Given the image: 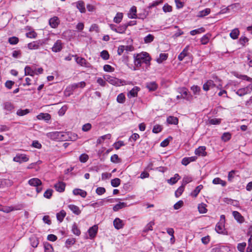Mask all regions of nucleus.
Instances as JSON below:
<instances>
[{
  "mask_svg": "<svg viewBox=\"0 0 252 252\" xmlns=\"http://www.w3.org/2000/svg\"><path fill=\"white\" fill-rule=\"evenodd\" d=\"M46 136L54 140L66 141L69 138L68 134L63 131H53L48 132Z\"/></svg>",
  "mask_w": 252,
  "mask_h": 252,
  "instance_id": "f257e3e1",
  "label": "nucleus"
},
{
  "mask_svg": "<svg viewBox=\"0 0 252 252\" xmlns=\"http://www.w3.org/2000/svg\"><path fill=\"white\" fill-rule=\"evenodd\" d=\"M225 216L222 215L220 216V220L219 222L216 224L215 230L217 233L220 234H224L225 232V228H224V224H225Z\"/></svg>",
  "mask_w": 252,
  "mask_h": 252,
  "instance_id": "f03ea898",
  "label": "nucleus"
},
{
  "mask_svg": "<svg viewBox=\"0 0 252 252\" xmlns=\"http://www.w3.org/2000/svg\"><path fill=\"white\" fill-rule=\"evenodd\" d=\"M136 58H138V60L142 63H145L146 64H149L151 60L149 54L146 52L137 54Z\"/></svg>",
  "mask_w": 252,
  "mask_h": 252,
  "instance_id": "7ed1b4c3",
  "label": "nucleus"
},
{
  "mask_svg": "<svg viewBox=\"0 0 252 252\" xmlns=\"http://www.w3.org/2000/svg\"><path fill=\"white\" fill-rule=\"evenodd\" d=\"M250 90L252 91V84L249 85L247 87L241 88L236 91V94L240 96H243L249 93H250Z\"/></svg>",
  "mask_w": 252,
  "mask_h": 252,
  "instance_id": "20e7f679",
  "label": "nucleus"
},
{
  "mask_svg": "<svg viewBox=\"0 0 252 252\" xmlns=\"http://www.w3.org/2000/svg\"><path fill=\"white\" fill-rule=\"evenodd\" d=\"M29 160V157L25 154H18L13 158V161L21 163Z\"/></svg>",
  "mask_w": 252,
  "mask_h": 252,
  "instance_id": "39448f33",
  "label": "nucleus"
},
{
  "mask_svg": "<svg viewBox=\"0 0 252 252\" xmlns=\"http://www.w3.org/2000/svg\"><path fill=\"white\" fill-rule=\"evenodd\" d=\"M104 79L105 81L113 85H119L120 83V80L119 79L111 76L109 75H104Z\"/></svg>",
  "mask_w": 252,
  "mask_h": 252,
  "instance_id": "423d86ee",
  "label": "nucleus"
},
{
  "mask_svg": "<svg viewBox=\"0 0 252 252\" xmlns=\"http://www.w3.org/2000/svg\"><path fill=\"white\" fill-rule=\"evenodd\" d=\"M179 92L181 94L182 98L187 100H190L192 99V95L189 94V92L187 88H183L180 89Z\"/></svg>",
  "mask_w": 252,
  "mask_h": 252,
  "instance_id": "0eeeda50",
  "label": "nucleus"
},
{
  "mask_svg": "<svg viewBox=\"0 0 252 252\" xmlns=\"http://www.w3.org/2000/svg\"><path fill=\"white\" fill-rule=\"evenodd\" d=\"M76 63L82 66L89 67L90 64L83 58L78 57L77 55L74 56Z\"/></svg>",
  "mask_w": 252,
  "mask_h": 252,
  "instance_id": "6e6552de",
  "label": "nucleus"
},
{
  "mask_svg": "<svg viewBox=\"0 0 252 252\" xmlns=\"http://www.w3.org/2000/svg\"><path fill=\"white\" fill-rule=\"evenodd\" d=\"M86 86V83L82 81L78 83H74L68 86L66 88L69 91H73L78 88H83Z\"/></svg>",
  "mask_w": 252,
  "mask_h": 252,
  "instance_id": "1a4fd4ad",
  "label": "nucleus"
},
{
  "mask_svg": "<svg viewBox=\"0 0 252 252\" xmlns=\"http://www.w3.org/2000/svg\"><path fill=\"white\" fill-rule=\"evenodd\" d=\"M98 230V226L96 225L91 227L88 232L89 235V238L93 239L96 235Z\"/></svg>",
  "mask_w": 252,
  "mask_h": 252,
  "instance_id": "9d476101",
  "label": "nucleus"
},
{
  "mask_svg": "<svg viewBox=\"0 0 252 252\" xmlns=\"http://www.w3.org/2000/svg\"><path fill=\"white\" fill-rule=\"evenodd\" d=\"M232 215L235 220L240 223H242L245 221V219L243 216L238 211H233Z\"/></svg>",
  "mask_w": 252,
  "mask_h": 252,
  "instance_id": "9b49d317",
  "label": "nucleus"
},
{
  "mask_svg": "<svg viewBox=\"0 0 252 252\" xmlns=\"http://www.w3.org/2000/svg\"><path fill=\"white\" fill-rule=\"evenodd\" d=\"M60 20L57 16H54L50 19L49 21V25L52 28H56L60 24Z\"/></svg>",
  "mask_w": 252,
  "mask_h": 252,
  "instance_id": "f8f14e48",
  "label": "nucleus"
},
{
  "mask_svg": "<svg viewBox=\"0 0 252 252\" xmlns=\"http://www.w3.org/2000/svg\"><path fill=\"white\" fill-rule=\"evenodd\" d=\"M228 248L223 245H217L213 249V252H228Z\"/></svg>",
  "mask_w": 252,
  "mask_h": 252,
  "instance_id": "ddd939ff",
  "label": "nucleus"
},
{
  "mask_svg": "<svg viewBox=\"0 0 252 252\" xmlns=\"http://www.w3.org/2000/svg\"><path fill=\"white\" fill-rule=\"evenodd\" d=\"M28 183L30 186L35 187L42 185V182L41 180L36 178H33L29 180Z\"/></svg>",
  "mask_w": 252,
  "mask_h": 252,
  "instance_id": "4468645a",
  "label": "nucleus"
},
{
  "mask_svg": "<svg viewBox=\"0 0 252 252\" xmlns=\"http://www.w3.org/2000/svg\"><path fill=\"white\" fill-rule=\"evenodd\" d=\"M214 81L212 80H208L203 86V89L205 91H208L210 89L215 87Z\"/></svg>",
  "mask_w": 252,
  "mask_h": 252,
  "instance_id": "2eb2a0df",
  "label": "nucleus"
},
{
  "mask_svg": "<svg viewBox=\"0 0 252 252\" xmlns=\"http://www.w3.org/2000/svg\"><path fill=\"white\" fill-rule=\"evenodd\" d=\"M62 49V43L60 40H58L54 44L52 48V50L54 52H60Z\"/></svg>",
  "mask_w": 252,
  "mask_h": 252,
  "instance_id": "dca6fc26",
  "label": "nucleus"
},
{
  "mask_svg": "<svg viewBox=\"0 0 252 252\" xmlns=\"http://www.w3.org/2000/svg\"><path fill=\"white\" fill-rule=\"evenodd\" d=\"M189 46L187 45L183 50V51L179 55L178 59L180 61H182L189 54Z\"/></svg>",
  "mask_w": 252,
  "mask_h": 252,
  "instance_id": "f3484780",
  "label": "nucleus"
},
{
  "mask_svg": "<svg viewBox=\"0 0 252 252\" xmlns=\"http://www.w3.org/2000/svg\"><path fill=\"white\" fill-rule=\"evenodd\" d=\"M65 184L63 182H59L54 185V188L57 191L62 192L64 190Z\"/></svg>",
  "mask_w": 252,
  "mask_h": 252,
  "instance_id": "a211bd4d",
  "label": "nucleus"
},
{
  "mask_svg": "<svg viewBox=\"0 0 252 252\" xmlns=\"http://www.w3.org/2000/svg\"><path fill=\"white\" fill-rule=\"evenodd\" d=\"M206 147L205 146H200L195 151V154L199 156H205L206 152H205Z\"/></svg>",
  "mask_w": 252,
  "mask_h": 252,
  "instance_id": "6ab92c4d",
  "label": "nucleus"
},
{
  "mask_svg": "<svg viewBox=\"0 0 252 252\" xmlns=\"http://www.w3.org/2000/svg\"><path fill=\"white\" fill-rule=\"evenodd\" d=\"M36 118L39 120H43L47 122L51 119V115L48 113H41L36 116Z\"/></svg>",
  "mask_w": 252,
  "mask_h": 252,
  "instance_id": "aec40b11",
  "label": "nucleus"
},
{
  "mask_svg": "<svg viewBox=\"0 0 252 252\" xmlns=\"http://www.w3.org/2000/svg\"><path fill=\"white\" fill-rule=\"evenodd\" d=\"M68 207L74 214L76 215H79L81 213V211L76 205L74 204H69L68 205Z\"/></svg>",
  "mask_w": 252,
  "mask_h": 252,
  "instance_id": "412c9836",
  "label": "nucleus"
},
{
  "mask_svg": "<svg viewBox=\"0 0 252 252\" xmlns=\"http://www.w3.org/2000/svg\"><path fill=\"white\" fill-rule=\"evenodd\" d=\"M73 193L75 195H80L83 198L86 197L87 194L86 191L79 189H73Z\"/></svg>",
  "mask_w": 252,
  "mask_h": 252,
  "instance_id": "4be33fe9",
  "label": "nucleus"
},
{
  "mask_svg": "<svg viewBox=\"0 0 252 252\" xmlns=\"http://www.w3.org/2000/svg\"><path fill=\"white\" fill-rule=\"evenodd\" d=\"M113 224L115 228L117 229H120L122 228L124 226V223L122 220L119 218H116L113 221Z\"/></svg>",
  "mask_w": 252,
  "mask_h": 252,
  "instance_id": "5701e85b",
  "label": "nucleus"
},
{
  "mask_svg": "<svg viewBox=\"0 0 252 252\" xmlns=\"http://www.w3.org/2000/svg\"><path fill=\"white\" fill-rule=\"evenodd\" d=\"M41 45V44L39 41H35L29 43L28 44V47L31 50L37 49L39 48Z\"/></svg>",
  "mask_w": 252,
  "mask_h": 252,
  "instance_id": "b1692460",
  "label": "nucleus"
},
{
  "mask_svg": "<svg viewBox=\"0 0 252 252\" xmlns=\"http://www.w3.org/2000/svg\"><path fill=\"white\" fill-rule=\"evenodd\" d=\"M136 7L133 6L130 9L129 12L128 13V16L129 18L135 19L137 18L136 16Z\"/></svg>",
  "mask_w": 252,
  "mask_h": 252,
  "instance_id": "393cba45",
  "label": "nucleus"
},
{
  "mask_svg": "<svg viewBox=\"0 0 252 252\" xmlns=\"http://www.w3.org/2000/svg\"><path fill=\"white\" fill-rule=\"evenodd\" d=\"M76 7L81 13H85L86 9L85 7V3L82 0L78 1L76 3Z\"/></svg>",
  "mask_w": 252,
  "mask_h": 252,
  "instance_id": "a878e982",
  "label": "nucleus"
},
{
  "mask_svg": "<svg viewBox=\"0 0 252 252\" xmlns=\"http://www.w3.org/2000/svg\"><path fill=\"white\" fill-rule=\"evenodd\" d=\"M140 90L138 87H134L128 93V96L129 97H136L137 95V93Z\"/></svg>",
  "mask_w": 252,
  "mask_h": 252,
  "instance_id": "bb28decb",
  "label": "nucleus"
},
{
  "mask_svg": "<svg viewBox=\"0 0 252 252\" xmlns=\"http://www.w3.org/2000/svg\"><path fill=\"white\" fill-rule=\"evenodd\" d=\"M35 74V70H33L29 66H26L25 68V75L33 76Z\"/></svg>",
  "mask_w": 252,
  "mask_h": 252,
  "instance_id": "cd10ccee",
  "label": "nucleus"
},
{
  "mask_svg": "<svg viewBox=\"0 0 252 252\" xmlns=\"http://www.w3.org/2000/svg\"><path fill=\"white\" fill-rule=\"evenodd\" d=\"M111 137V135L110 134H107L102 136H100L97 139L96 144L97 145L100 144L102 143H103L105 139H110Z\"/></svg>",
  "mask_w": 252,
  "mask_h": 252,
  "instance_id": "c85d7f7f",
  "label": "nucleus"
},
{
  "mask_svg": "<svg viewBox=\"0 0 252 252\" xmlns=\"http://www.w3.org/2000/svg\"><path fill=\"white\" fill-rule=\"evenodd\" d=\"M240 34V32L238 29L236 28L231 31L230 33V36L233 39H236L238 38V36Z\"/></svg>",
  "mask_w": 252,
  "mask_h": 252,
  "instance_id": "c756f323",
  "label": "nucleus"
},
{
  "mask_svg": "<svg viewBox=\"0 0 252 252\" xmlns=\"http://www.w3.org/2000/svg\"><path fill=\"white\" fill-rule=\"evenodd\" d=\"M168 54L161 53L159 55V58L156 59V61L158 63H162L163 61L167 60L168 58Z\"/></svg>",
  "mask_w": 252,
  "mask_h": 252,
  "instance_id": "7c9ffc66",
  "label": "nucleus"
},
{
  "mask_svg": "<svg viewBox=\"0 0 252 252\" xmlns=\"http://www.w3.org/2000/svg\"><path fill=\"white\" fill-rule=\"evenodd\" d=\"M66 216V212L63 210H61L57 214V219L60 222H62Z\"/></svg>",
  "mask_w": 252,
  "mask_h": 252,
  "instance_id": "2f4dec72",
  "label": "nucleus"
},
{
  "mask_svg": "<svg viewBox=\"0 0 252 252\" xmlns=\"http://www.w3.org/2000/svg\"><path fill=\"white\" fill-rule=\"evenodd\" d=\"M166 121L169 124L177 125L178 123V118L174 116H169Z\"/></svg>",
  "mask_w": 252,
  "mask_h": 252,
  "instance_id": "473e14b6",
  "label": "nucleus"
},
{
  "mask_svg": "<svg viewBox=\"0 0 252 252\" xmlns=\"http://www.w3.org/2000/svg\"><path fill=\"white\" fill-rule=\"evenodd\" d=\"M180 178V177L179 174H175L173 177H172L167 180V182L171 185H173L176 183Z\"/></svg>",
  "mask_w": 252,
  "mask_h": 252,
  "instance_id": "72a5a7b5",
  "label": "nucleus"
},
{
  "mask_svg": "<svg viewBox=\"0 0 252 252\" xmlns=\"http://www.w3.org/2000/svg\"><path fill=\"white\" fill-rule=\"evenodd\" d=\"M146 87L151 91H154L157 90L158 88L157 84L155 82L148 83Z\"/></svg>",
  "mask_w": 252,
  "mask_h": 252,
  "instance_id": "f704fd0d",
  "label": "nucleus"
},
{
  "mask_svg": "<svg viewBox=\"0 0 252 252\" xmlns=\"http://www.w3.org/2000/svg\"><path fill=\"white\" fill-rule=\"evenodd\" d=\"M126 206V203L125 202H120L113 207V210L115 212L118 211L120 209L124 208Z\"/></svg>",
  "mask_w": 252,
  "mask_h": 252,
  "instance_id": "c9c22d12",
  "label": "nucleus"
},
{
  "mask_svg": "<svg viewBox=\"0 0 252 252\" xmlns=\"http://www.w3.org/2000/svg\"><path fill=\"white\" fill-rule=\"evenodd\" d=\"M203 186L200 185L198 186L191 193V195L193 197H196L200 190L202 189Z\"/></svg>",
  "mask_w": 252,
  "mask_h": 252,
  "instance_id": "e433bc0d",
  "label": "nucleus"
},
{
  "mask_svg": "<svg viewBox=\"0 0 252 252\" xmlns=\"http://www.w3.org/2000/svg\"><path fill=\"white\" fill-rule=\"evenodd\" d=\"M126 29V26L124 24L117 27V32L121 34L125 33Z\"/></svg>",
  "mask_w": 252,
  "mask_h": 252,
  "instance_id": "4c0bfd02",
  "label": "nucleus"
},
{
  "mask_svg": "<svg viewBox=\"0 0 252 252\" xmlns=\"http://www.w3.org/2000/svg\"><path fill=\"white\" fill-rule=\"evenodd\" d=\"M155 38V36L152 34H149L144 38L145 43H150L152 42Z\"/></svg>",
  "mask_w": 252,
  "mask_h": 252,
  "instance_id": "58836bf2",
  "label": "nucleus"
},
{
  "mask_svg": "<svg viewBox=\"0 0 252 252\" xmlns=\"http://www.w3.org/2000/svg\"><path fill=\"white\" fill-rule=\"evenodd\" d=\"M190 89L194 95H199L200 94L201 89L199 86L197 85H193Z\"/></svg>",
  "mask_w": 252,
  "mask_h": 252,
  "instance_id": "ea45409f",
  "label": "nucleus"
},
{
  "mask_svg": "<svg viewBox=\"0 0 252 252\" xmlns=\"http://www.w3.org/2000/svg\"><path fill=\"white\" fill-rule=\"evenodd\" d=\"M211 10L210 8H206L202 11H199L198 16L200 17H203L209 14Z\"/></svg>",
  "mask_w": 252,
  "mask_h": 252,
  "instance_id": "a19ab883",
  "label": "nucleus"
},
{
  "mask_svg": "<svg viewBox=\"0 0 252 252\" xmlns=\"http://www.w3.org/2000/svg\"><path fill=\"white\" fill-rule=\"evenodd\" d=\"M155 224V222L154 221H150L149 223L147 224V225L145 227L143 232H147L149 231H151L153 230V226Z\"/></svg>",
  "mask_w": 252,
  "mask_h": 252,
  "instance_id": "79ce46f5",
  "label": "nucleus"
},
{
  "mask_svg": "<svg viewBox=\"0 0 252 252\" xmlns=\"http://www.w3.org/2000/svg\"><path fill=\"white\" fill-rule=\"evenodd\" d=\"M231 135L229 132H224L221 137V140L224 142H227L230 139Z\"/></svg>",
  "mask_w": 252,
  "mask_h": 252,
  "instance_id": "37998d69",
  "label": "nucleus"
},
{
  "mask_svg": "<svg viewBox=\"0 0 252 252\" xmlns=\"http://www.w3.org/2000/svg\"><path fill=\"white\" fill-rule=\"evenodd\" d=\"M204 31H205L204 28L202 27V28H199V29H197L196 30L191 31L190 32V34L191 35H196L197 34L202 33V32H204Z\"/></svg>",
  "mask_w": 252,
  "mask_h": 252,
  "instance_id": "c03bdc74",
  "label": "nucleus"
},
{
  "mask_svg": "<svg viewBox=\"0 0 252 252\" xmlns=\"http://www.w3.org/2000/svg\"><path fill=\"white\" fill-rule=\"evenodd\" d=\"M198 209L200 213L204 214L207 212V209L206 208V205L201 203L198 205Z\"/></svg>",
  "mask_w": 252,
  "mask_h": 252,
  "instance_id": "a18cd8bd",
  "label": "nucleus"
},
{
  "mask_svg": "<svg viewBox=\"0 0 252 252\" xmlns=\"http://www.w3.org/2000/svg\"><path fill=\"white\" fill-rule=\"evenodd\" d=\"M30 113V110L28 109H26L25 110L22 109H18L16 112L17 115L19 116H23L25 115L28 114Z\"/></svg>",
  "mask_w": 252,
  "mask_h": 252,
  "instance_id": "49530a36",
  "label": "nucleus"
},
{
  "mask_svg": "<svg viewBox=\"0 0 252 252\" xmlns=\"http://www.w3.org/2000/svg\"><path fill=\"white\" fill-rule=\"evenodd\" d=\"M72 231L73 234L77 236H79L81 234L80 230L78 228L76 223L73 224L72 226Z\"/></svg>",
  "mask_w": 252,
  "mask_h": 252,
  "instance_id": "de8ad7c7",
  "label": "nucleus"
},
{
  "mask_svg": "<svg viewBox=\"0 0 252 252\" xmlns=\"http://www.w3.org/2000/svg\"><path fill=\"white\" fill-rule=\"evenodd\" d=\"M123 13H118L114 18V22L116 23H119L123 19Z\"/></svg>",
  "mask_w": 252,
  "mask_h": 252,
  "instance_id": "09e8293b",
  "label": "nucleus"
},
{
  "mask_svg": "<svg viewBox=\"0 0 252 252\" xmlns=\"http://www.w3.org/2000/svg\"><path fill=\"white\" fill-rule=\"evenodd\" d=\"M184 189H185V187H184V185H182L181 186H180L175 191V196L176 197H179L182 194L183 192L184 191Z\"/></svg>",
  "mask_w": 252,
  "mask_h": 252,
  "instance_id": "8fccbe9b",
  "label": "nucleus"
},
{
  "mask_svg": "<svg viewBox=\"0 0 252 252\" xmlns=\"http://www.w3.org/2000/svg\"><path fill=\"white\" fill-rule=\"evenodd\" d=\"M121 183V180L119 178H115L112 179L111 181V184L113 187H118Z\"/></svg>",
  "mask_w": 252,
  "mask_h": 252,
  "instance_id": "3c124183",
  "label": "nucleus"
},
{
  "mask_svg": "<svg viewBox=\"0 0 252 252\" xmlns=\"http://www.w3.org/2000/svg\"><path fill=\"white\" fill-rule=\"evenodd\" d=\"M8 42L11 45H15L18 43L19 39L16 36H12L9 38Z\"/></svg>",
  "mask_w": 252,
  "mask_h": 252,
  "instance_id": "603ef678",
  "label": "nucleus"
},
{
  "mask_svg": "<svg viewBox=\"0 0 252 252\" xmlns=\"http://www.w3.org/2000/svg\"><path fill=\"white\" fill-rule=\"evenodd\" d=\"M162 129L161 126L159 125H156L154 126L152 131L155 133H158L160 132Z\"/></svg>",
  "mask_w": 252,
  "mask_h": 252,
  "instance_id": "864d4df0",
  "label": "nucleus"
},
{
  "mask_svg": "<svg viewBox=\"0 0 252 252\" xmlns=\"http://www.w3.org/2000/svg\"><path fill=\"white\" fill-rule=\"evenodd\" d=\"M208 122L209 124L211 125H219L221 122L220 119L217 118H213L211 119H209L208 120Z\"/></svg>",
  "mask_w": 252,
  "mask_h": 252,
  "instance_id": "5fc2aeb1",
  "label": "nucleus"
},
{
  "mask_svg": "<svg viewBox=\"0 0 252 252\" xmlns=\"http://www.w3.org/2000/svg\"><path fill=\"white\" fill-rule=\"evenodd\" d=\"M89 159V156L86 154H82L79 157V160L80 162L85 163L87 162V161Z\"/></svg>",
  "mask_w": 252,
  "mask_h": 252,
  "instance_id": "6e6d98bb",
  "label": "nucleus"
},
{
  "mask_svg": "<svg viewBox=\"0 0 252 252\" xmlns=\"http://www.w3.org/2000/svg\"><path fill=\"white\" fill-rule=\"evenodd\" d=\"M4 108L8 111H11L14 108V106L11 102H6L4 103Z\"/></svg>",
  "mask_w": 252,
  "mask_h": 252,
  "instance_id": "4d7b16f0",
  "label": "nucleus"
},
{
  "mask_svg": "<svg viewBox=\"0 0 252 252\" xmlns=\"http://www.w3.org/2000/svg\"><path fill=\"white\" fill-rule=\"evenodd\" d=\"M100 57L104 60H108L109 58V54L107 51L106 50H103L100 53Z\"/></svg>",
  "mask_w": 252,
  "mask_h": 252,
  "instance_id": "13d9d810",
  "label": "nucleus"
},
{
  "mask_svg": "<svg viewBox=\"0 0 252 252\" xmlns=\"http://www.w3.org/2000/svg\"><path fill=\"white\" fill-rule=\"evenodd\" d=\"M125 95L123 93H121L118 95L117 97V101L119 103H123L125 101Z\"/></svg>",
  "mask_w": 252,
  "mask_h": 252,
  "instance_id": "bf43d9fd",
  "label": "nucleus"
},
{
  "mask_svg": "<svg viewBox=\"0 0 252 252\" xmlns=\"http://www.w3.org/2000/svg\"><path fill=\"white\" fill-rule=\"evenodd\" d=\"M52 193L53 190L52 189H48L44 193L43 196L47 199H50L52 195Z\"/></svg>",
  "mask_w": 252,
  "mask_h": 252,
  "instance_id": "052dcab7",
  "label": "nucleus"
},
{
  "mask_svg": "<svg viewBox=\"0 0 252 252\" xmlns=\"http://www.w3.org/2000/svg\"><path fill=\"white\" fill-rule=\"evenodd\" d=\"M246 246V243H242L238 244L237 249L240 252H245L244 250Z\"/></svg>",
  "mask_w": 252,
  "mask_h": 252,
  "instance_id": "680f3d73",
  "label": "nucleus"
},
{
  "mask_svg": "<svg viewBox=\"0 0 252 252\" xmlns=\"http://www.w3.org/2000/svg\"><path fill=\"white\" fill-rule=\"evenodd\" d=\"M111 161L114 163H119L120 161V159L117 155L114 154L111 156Z\"/></svg>",
  "mask_w": 252,
  "mask_h": 252,
  "instance_id": "e2e57ef3",
  "label": "nucleus"
},
{
  "mask_svg": "<svg viewBox=\"0 0 252 252\" xmlns=\"http://www.w3.org/2000/svg\"><path fill=\"white\" fill-rule=\"evenodd\" d=\"M125 145V144L122 141H118L115 142L114 144V147L116 150L119 149L121 147Z\"/></svg>",
  "mask_w": 252,
  "mask_h": 252,
  "instance_id": "0e129e2a",
  "label": "nucleus"
},
{
  "mask_svg": "<svg viewBox=\"0 0 252 252\" xmlns=\"http://www.w3.org/2000/svg\"><path fill=\"white\" fill-rule=\"evenodd\" d=\"M162 9L164 12H170L172 11V7L168 4H166L163 6Z\"/></svg>",
  "mask_w": 252,
  "mask_h": 252,
  "instance_id": "69168bd1",
  "label": "nucleus"
},
{
  "mask_svg": "<svg viewBox=\"0 0 252 252\" xmlns=\"http://www.w3.org/2000/svg\"><path fill=\"white\" fill-rule=\"evenodd\" d=\"M105 189L103 187H98L96 189V193L99 195L103 194L105 192Z\"/></svg>",
  "mask_w": 252,
  "mask_h": 252,
  "instance_id": "338daca9",
  "label": "nucleus"
},
{
  "mask_svg": "<svg viewBox=\"0 0 252 252\" xmlns=\"http://www.w3.org/2000/svg\"><path fill=\"white\" fill-rule=\"evenodd\" d=\"M103 69L105 71L110 72H113L114 70V68L109 64L104 65L103 66Z\"/></svg>",
  "mask_w": 252,
  "mask_h": 252,
  "instance_id": "774afa93",
  "label": "nucleus"
}]
</instances>
